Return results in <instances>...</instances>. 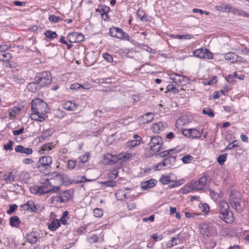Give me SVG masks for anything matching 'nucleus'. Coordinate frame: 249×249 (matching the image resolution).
Segmentation results:
<instances>
[{"instance_id": "1", "label": "nucleus", "mask_w": 249, "mask_h": 249, "mask_svg": "<svg viewBox=\"0 0 249 249\" xmlns=\"http://www.w3.org/2000/svg\"><path fill=\"white\" fill-rule=\"evenodd\" d=\"M219 218L227 224H231L234 222L232 213L229 210L228 203L225 200L221 201L219 205Z\"/></svg>"}, {"instance_id": "2", "label": "nucleus", "mask_w": 249, "mask_h": 249, "mask_svg": "<svg viewBox=\"0 0 249 249\" xmlns=\"http://www.w3.org/2000/svg\"><path fill=\"white\" fill-rule=\"evenodd\" d=\"M207 177L204 175L198 180H193L189 185H185L182 189L183 193H186L194 190L203 189L206 185Z\"/></svg>"}, {"instance_id": "3", "label": "nucleus", "mask_w": 249, "mask_h": 249, "mask_svg": "<svg viewBox=\"0 0 249 249\" xmlns=\"http://www.w3.org/2000/svg\"><path fill=\"white\" fill-rule=\"evenodd\" d=\"M52 158L50 156H44L41 157L36 163V167L42 173L49 172L51 169Z\"/></svg>"}, {"instance_id": "4", "label": "nucleus", "mask_w": 249, "mask_h": 249, "mask_svg": "<svg viewBox=\"0 0 249 249\" xmlns=\"http://www.w3.org/2000/svg\"><path fill=\"white\" fill-rule=\"evenodd\" d=\"M32 110L38 114H45L48 107L47 104L43 100L37 98L32 102Z\"/></svg>"}, {"instance_id": "5", "label": "nucleus", "mask_w": 249, "mask_h": 249, "mask_svg": "<svg viewBox=\"0 0 249 249\" xmlns=\"http://www.w3.org/2000/svg\"><path fill=\"white\" fill-rule=\"evenodd\" d=\"M20 208L21 211L39 213L43 211L44 207L42 204H35L32 200H29L26 203L20 205Z\"/></svg>"}, {"instance_id": "6", "label": "nucleus", "mask_w": 249, "mask_h": 249, "mask_svg": "<svg viewBox=\"0 0 249 249\" xmlns=\"http://www.w3.org/2000/svg\"><path fill=\"white\" fill-rule=\"evenodd\" d=\"M150 141L149 143V148L152 152V154H155L159 152L163 144V140L161 137L159 136H155L150 137Z\"/></svg>"}, {"instance_id": "7", "label": "nucleus", "mask_w": 249, "mask_h": 249, "mask_svg": "<svg viewBox=\"0 0 249 249\" xmlns=\"http://www.w3.org/2000/svg\"><path fill=\"white\" fill-rule=\"evenodd\" d=\"M40 88L49 84L52 81V76L50 72L45 71L39 73L35 77Z\"/></svg>"}, {"instance_id": "8", "label": "nucleus", "mask_w": 249, "mask_h": 249, "mask_svg": "<svg viewBox=\"0 0 249 249\" xmlns=\"http://www.w3.org/2000/svg\"><path fill=\"white\" fill-rule=\"evenodd\" d=\"M176 161V157L175 156H168L165 158L163 161L159 163L156 166L155 168L157 170H160L162 169L163 166L168 168L174 165Z\"/></svg>"}, {"instance_id": "9", "label": "nucleus", "mask_w": 249, "mask_h": 249, "mask_svg": "<svg viewBox=\"0 0 249 249\" xmlns=\"http://www.w3.org/2000/svg\"><path fill=\"white\" fill-rule=\"evenodd\" d=\"M42 51L45 56L53 57L57 53L58 49L54 44H51L44 46Z\"/></svg>"}, {"instance_id": "10", "label": "nucleus", "mask_w": 249, "mask_h": 249, "mask_svg": "<svg viewBox=\"0 0 249 249\" xmlns=\"http://www.w3.org/2000/svg\"><path fill=\"white\" fill-rule=\"evenodd\" d=\"M231 207L237 212H241L243 210L242 201L239 196L233 195L230 199Z\"/></svg>"}, {"instance_id": "11", "label": "nucleus", "mask_w": 249, "mask_h": 249, "mask_svg": "<svg viewBox=\"0 0 249 249\" xmlns=\"http://www.w3.org/2000/svg\"><path fill=\"white\" fill-rule=\"evenodd\" d=\"M226 60L229 61L231 63L235 62L245 63L244 59L234 53H228L225 55Z\"/></svg>"}, {"instance_id": "12", "label": "nucleus", "mask_w": 249, "mask_h": 249, "mask_svg": "<svg viewBox=\"0 0 249 249\" xmlns=\"http://www.w3.org/2000/svg\"><path fill=\"white\" fill-rule=\"evenodd\" d=\"M182 132L185 136L191 138H198L201 136L200 132L196 128L183 129Z\"/></svg>"}, {"instance_id": "13", "label": "nucleus", "mask_w": 249, "mask_h": 249, "mask_svg": "<svg viewBox=\"0 0 249 249\" xmlns=\"http://www.w3.org/2000/svg\"><path fill=\"white\" fill-rule=\"evenodd\" d=\"M71 198V191L70 190H65L61 193L58 196L54 197V200L60 203L65 202L69 201Z\"/></svg>"}, {"instance_id": "14", "label": "nucleus", "mask_w": 249, "mask_h": 249, "mask_svg": "<svg viewBox=\"0 0 249 249\" xmlns=\"http://www.w3.org/2000/svg\"><path fill=\"white\" fill-rule=\"evenodd\" d=\"M105 163L107 164H113L119 160L118 157L115 155L107 154L104 155Z\"/></svg>"}, {"instance_id": "15", "label": "nucleus", "mask_w": 249, "mask_h": 249, "mask_svg": "<svg viewBox=\"0 0 249 249\" xmlns=\"http://www.w3.org/2000/svg\"><path fill=\"white\" fill-rule=\"evenodd\" d=\"M166 127V124L162 122H159L154 124L152 125L151 129L153 131L156 133H160L161 131L164 130Z\"/></svg>"}, {"instance_id": "16", "label": "nucleus", "mask_w": 249, "mask_h": 249, "mask_svg": "<svg viewBox=\"0 0 249 249\" xmlns=\"http://www.w3.org/2000/svg\"><path fill=\"white\" fill-rule=\"evenodd\" d=\"M174 75L175 76L171 78L174 82L181 85L185 84L187 81L186 77L177 73H175Z\"/></svg>"}, {"instance_id": "17", "label": "nucleus", "mask_w": 249, "mask_h": 249, "mask_svg": "<svg viewBox=\"0 0 249 249\" xmlns=\"http://www.w3.org/2000/svg\"><path fill=\"white\" fill-rule=\"evenodd\" d=\"M45 114H38L34 112L31 114V118L32 120L37 121L40 122H43L47 119L48 116L45 115Z\"/></svg>"}, {"instance_id": "18", "label": "nucleus", "mask_w": 249, "mask_h": 249, "mask_svg": "<svg viewBox=\"0 0 249 249\" xmlns=\"http://www.w3.org/2000/svg\"><path fill=\"white\" fill-rule=\"evenodd\" d=\"M16 152L20 153H25L26 155H31L33 153V150L30 148H25L23 146L18 145L15 148Z\"/></svg>"}, {"instance_id": "19", "label": "nucleus", "mask_w": 249, "mask_h": 249, "mask_svg": "<svg viewBox=\"0 0 249 249\" xmlns=\"http://www.w3.org/2000/svg\"><path fill=\"white\" fill-rule=\"evenodd\" d=\"M157 181L155 179H151L148 181L144 182L141 184V188L142 190H148L155 186Z\"/></svg>"}, {"instance_id": "20", "label": "nucleus", "mask_w": 249, "mask_h": 249, "mask_svg": "<svg viewBox=\"0 0 249 249\" xmlns=\"http://www.w3.org/2000/svg\"><path fill=\"white\" fill-rule=\"evenodd\" d=\"M35 81L34 82L29 83L27 85V89L33 92H35L36 91L39 90L41 89L39 84L37 83V81L36 79V78L34 79Z\"/></svg>"}, {"instance_id": "21", "label": "nucleus", "mask_w": 249, "mask_h": 249, "mask_svg": "<svg viewBox=\"0 0 249 249\" xmlns=\"http://www.w3.org/2000/svg\"><path fill=\"white\" fill-rule=\"evenodd\" d=\"M39 237V234L37 232H33L27 235V239L31 244H35Z\"/></svg>"}, {"instance_id": "22", "label": "nucleus", "mask_w": 249, "mask_h": 249, "mask_svg": "<svg viewBox=\"0 0 249 249\" xmlns=\"http://www.w3.org/2000/svg\"><path fill=\"white\" fill-rule=\"evenodd\" d=\"M117 32L118 33L117 34V36H116V38L120 39L130 41L131 38L130 37L128 36L127 34L124 32L122 29L119 28V30Z\"/></svg>"}, {"instance_id": "23", "label": "nucleus", "mask_w": 249, "mask_h": 249, "mask_svg": "<svg viewBox=\"0 0 249 249\" xmlns=\"http://www.w3.org/2000/svg\"><path fill=\"white\" fill-rule=\"evenodd\" d=\"M10 225L13 227L17 228L19 226L20 221L17 216L11 217L9 219Z\"/></svg>"}, {"instance_id": "24", "label": "nucleus", "mask_w": 249, "mask_h": 249, "mask_svg": "<svg viewBox=\"0 0 249 249\" xmlns=\"http://www.w3.org/2000/svg\"><path fill=\"white\" fill-rule=\"evenodd\" d=\"M115 196L118 200H122L127 198V195L124 190H119L115 193Z\"/></svg>"}, {"instance_id": "25", "label": "nucleus", "mask_w": 249, "mask_h": 249, "mask_svg": "<svg viewBox=\"0 0 249 249\" xmlns=\"http://www.w3.org/2000/svg\"><path fill=\"white\" fill-rule=\"evenodd\" d=\"M60 226V221L56 219H54L52 223L48 225V228L51 231H55Z\"/></svg>"}, {"instance_id": "26", "label": "nucleus", "mask_w": 249, "mask_h": 249, "mask_svg": "<svg viewBox=\"0 0 249 249\" xmlns=\"http://www.w3.org/2000/svg\"><path fill=\"white\" fill-rule=\"evenodd\" d=\"M154 114L151 112H148L142 116L143 123H148L151 122L154 119Z\"/></svg>"}, {"instance_id": "27", "label": "nucleus", "mask_w": 249, "mask_h": 249, "mask_svg": "<svg viewBox=\"0 0 249 249\" xmlns=\"http://www.w3.org/2000/svg\"><path fill=\"white\" fill-rule=\"evenodd\" d=\"M53 147V143L52 142H48L45 143L42 145L39 152L40 154H44L45 151H50L52 150Z\"/></svg>"}, {"instance_id": "28", "label": "nucleus", "mask_w": 249, "mask_h": 249, "mask_svg": "<svg viewBox=\"0 0 249 249\" xmlns=\"http://www.w3.org/2000/svg\"><path fill=\"white\" fill-rule=\"evenodd\" d=\"M21 110V108L14 107L9 110V117L11 118H15L17 114H18Z\"/></svg>"}, {"instance_id": "29", "label": "nucleus", "mask_w": 249, "mask_h": 249, "mask_svg": "<svg viewBox=\"0 0 249 249\" xmlns=\"http://www.w3.org/2000/svg\"><path fill=\"white\" fill-rule=\"evenodd\" d=\"M15 175L12 172H9L3 175V179L6 181L13 182L15 180Z\"/></svg>"}, {"instance_id": "30", "label": "nucleus", "mask_w": 249, "mask_h": 249, "mask_svg": "<svg viewBox=\"0 0 249 249\" xmlns=\"http://www.w3.org/2000/svg\"><path fill=\"white\" fill-rule=\"evenodd\" d=\"M136 16L142 21H147L148 20L147 16L145 15L144 11L142 9H139L137 11Z\"/></svg>"}, {"instance_id": "31", "label": "nucleus", "mask_w": 249, "mask_h": 249, "mask_svg": "<svg viewBox=\"0 0 249 249\" xmlns=\"http://www.w3.org/2000/svg\"><path fill=\"white\" fill-rule=\"evenodd\" d=\"M77 106L74 103H72L71 101L67 102L64 106V108L68 110L74 111L77 108Z\"/></svg>"}, {"instance_id": "32", "label": "nucleus", "mask_w": 249, "mask_h": 249, "mask_svg": "<svg viewBox=\"0 0 249 249\" xmlns=\"http://www.w3.org/2000/svg\"><path fill=\"white\" fill-rule=\"evenodd\" d=\"M30 178L29 174L27 172H22L19 175V178L20 181L24 182H27L28 179Z\"/></svg>"}, {"instance_id": "33", "label": "nucleus", "mask_w": 249, "mask_h": 249, "mask_svg": "<svg viewBox=\"0 0 249 249\" xmlns=\"http://www.w3.org/2000/svg\"><path fill=\"white\" fill-rule=\"evenodd\" d=\"M140 143V140H133L127 142L126 143V146L129 149L138 146Z\"/></svg>"}, {"instance_id": "34", "label": "nucleus", "mask_w": 249, "mask_h": 249, "mask_svg": "<svg viewBox=\"0 0 249 249\" xmlns=\"http://www.w3.org/2000/svg\"><path fill=\"white\" fill-rule=\"evenodd\" d=\"M45 36L46 37L53 39L57 36V35L55 32H53L51 30H47L44 33Z\"/></svg>"}, {"instance_id": "35", "label": "nucleus", "mask_w": 249, "mask_h": 249, "mask_svg": "<svg viewBox=\"0 0 249 249\" xmlns=\"http://www.w3.org/2000/svg\"><path fill=\"white\" fill-rule=\"evenodd\" d=\"M204 49H203L202 48L196 50L193 52L195 56L203 58L205 57V54H204Z\"/></svg>"}, {"instance_id": "36", "label": "nucleus", "mask_w": 249, "mask_h": 249, "mask_svg": "<svg viewBox=\"0 0 249 249\" xmlns=\"http://www.w3.org/2000/svg\"><path fill=\"white\" fill-rule=\"evenodd\" d=\"M11 57V54L8 53H2L0 54V60L1 61H7Z\"/></svg>"}, {"instance_id": "37", "label": "nucleus", "mask_w": 249, "mask_h": 249, "mask_svg": "<svg viewBox=\"0 0 249 249\" xmlns=\"http://www.w3.org/2000/svg\"><path fill=\"white\" fill-rule=\"evenodd\" d=\"M227 154L224 153L219 155L217 159V162L221 165H222L227 160Z\"/></svg>"}, {"instance_id": "38", "label": "nucleus", "mask_w": 249, "mask_h": 249, "mask_svg": "<svg viewBox=\"0 0 249 249\" xmlns=\"http://www.w3.org/2000/svg\"><path fill=\"white\" fill-rule=\"evenodd\" d=\"M50 136V134L49 130L42 132L41 135L39 137V142L46 140Z\"/></svg>"}, {"instance_id": "39", "label": "nucleus", "mask_w": 249, "mask_h": 249, "mask_svg": "<svg viewBox=\"0 0 249 249\" xmlns=\"http://www.w3.org/2000/svg\"><path fill=\"white\" fill-rule=\"evenodd\" d=\"M39 196L44 195L46 194L50 193L49 189H46L44 186H39Z\"/></svg>"}, {"instance_id": "40", "label": "nucleus", "mask_w": 249, "mask_h": 249, "mask_svg": "<svg viewBox=\"0 0 249 249\" xmlns=\"http://www.w3.org/2000/svg\"><path fill=\"white\" fill-rule=\"evenodd\" d=\"M202 114L204 115H208V116L213 117L214 115V113L213 110L209 107L205 108L202 110Z\"/></svg>"}, {"instance_id": "41", "label": "nucleus", "mask_w": 249, "mask_h": 249, "mask_svg": "<svg viewBox=\"0 0 249 249\" xmlns=\"http://www.w3.org/2000/svg\"><path fill=\"white\" fill-rule=\"evenodd\" d=\"M119 30V28L116 27H112L109 30V35L112 37L116 38L117 36V32Z\"/></svg>"}, {"instance_id": "42", "label": "nucleus", "mask_w": 249, "mask_h": 249, "mask_svg": "<svg viewBox=\"0 0 249 249\" xmlns=\"http://www.w3.org/2000/svg\"><path fill=\"white\" fill-rule=\"evenodd\" d=\"M193 159L194 158L192 156L189 155H187L181 158V160L184 163L186 164L190 163L192 160H193Z\"/></svg>"}, {"instance_id": "43", "label": "nucleus", "mask_w": 249, "mask_h": 249, "mask_svg": "<svg viewBox=\"0 0 249 249\" xmlns=\"http://www.w3.org/2000/svg\"><path fill=\"white\" fill-rule=\"evenodd\" d=\"M49 20L51 22L56 23L60 20H62V18L61 17L56 16L54 15H51L49 17Z\"/></svg>"}, {"instance_id": "44", "label": "nucleus", "mask_w": 249, "mask_h": 249, "mask_svg": "<svg viewBox=\"0 0 249 249\" xmlns=\"http://www.w3.org/2000/svg\"><path fill=\"white\" fill-rule=\"evenodd\" d=\"M160 182H161L163 184H167L171 182L170 180V178L169 176H162L160 180Z\"/></svg>"}, {"instance_id": "45", "label": "nucleus", "mask_w": 249, "mask_h": 249, "mask_svg": "<svg viewBox=\"0 0 249 249\" xmlns=\"http://www.w3.org/2000/svg\"><path fill=\"white\" fill-rule=\"evenodd\" d=\"M93 213L94 215L96 217H100L103 214L102 210L99 208L94 209L93 211Z\"/></svg>"}, {"instance_id": "46", "label": "nucleus", "mask_w": 249, "mask_h": 249, "mask_svg": "<svg viewBox=\"0 0 249 249\" xmlns=\"http://www.w3.org/2000/svg\"><path fill=\"white\" fill-rule=\"evenodd\" d=\"M72 36L76 37V42H81L84 40V36L81 34V33H75L72 34Z\"/></svg>"}, {"instance_id": "47", "label": "nucleus", "mask_w": 249, "mask_h": 249, "mask_svg": "<svg viewBox=\"0 0 249 249\" xmlns=\"http://www.w3.org/2000/svg\"><path fill=\"white\" fill-rule=\"evenodd\" d=\"M101 184H103L107 187H113L116 186V181H113V180H110V181L102 182Z\"/></svg>"}, {"instance_id": "48", "label": "nucleus", "mask_w": 249, "mask_h": 249, "mask_svg": "<svg viewBox=\"0 0 249 249\" xmlns=\"http://www.w3.org/2000/svg\"><path fill=\"white\" fill-rule=\"evenodd\" d=\"M216 9L219 11L228 12L230 11L229 5L217 6Z\"/></svg>"}, {"instance_id": "49", "label": "nucleus", "mask_w": 249, "mask_h": 249, "mask_svg": "<svg viewBox=\"0 0 249 249\" xmlns=\"http://www.w3.org/2000/svg\"><path fill=\"white\" fill-rule=\"evenodd\" d=\"M14 144V142L10 140L8 142L4 145L3 148L6 150H12L13 149L12 146Z\"/></svg>"}, {"instance_id": "50", "label": "nucleus", "mask_w": 249, "mask_h": 249, "mask_svg": "<svg viewBox=\"0 0 249 249\" xmlns=\"http://www.w3.org/2000/svg\"><path fill=\"white\" fill-rule=\"evenodd\" d=\"M102 7L103 8L102 9V11H103V14H102V16L103 17L104 15H105L106 18H108V16L107 13L109 11L110 8L108 6L106 5H104Z\"/></svg>"}, {"instance_id": "51", "label": "nucleus", "mask_w": 249, "mask_h": 249, "mask_svg": "<svg viewBox=\"0 0 249 249\" xmlns=\"http://www.w3.org/2000/svg\"><path fill=\"white\" fill-rule=\"evenodd\" d=\"M132 156L131 154L125 153L124 155L121 156L120 157H118L119 160H121L123 161H125L128 160Z\"/></svg>"}, {"instance_id": "52", "label": "nucleus", "mask_w": 249, "mask_h": 249, "mask_svg": "<svg viewBox=\"0 0 249 249\" xmlns=\"http://www.w3.org/2000/svg\"><path fill=\"white\" fill-rule=\"evenodd\" d=\"M186 235L185 232H181L178 233V236L179 237V242L178 243L180 244L186 241Z\"/></svg>"}, {"instance_id": "53", "label": "nucleus", "mask_w": 249, "mask_h": 249, "mask_svg": "<svg viewBox=\"0 0 249 249\" xmlns=\"http://www.w3.org/2000/svg\"><path fill=\"white\" fill-rule=\"evenodd\" d=\"M80 88H82V89H85L83 85H80L77 83H73V84H71V86H70V89H79Z\"/></svg>"}, {"instance_id": "54", "label": "nucleus", "mask_w": 249, "mask_h": 249, "mask_svg": "<svg viewBox=\"0 0 249 249\" xmlns=\"http://www.w3.org/2000/svg\"><path fill=\"white\" fill-rule=\"evenodd\" d=\"M236 51L237 53H241L243 54H247L249 52V50L247 49L246 47L244 46L240 48H238L236 49Z\"/></svg>"}, {"instance_id": "55", "label": "nucleus", "mask_w": 249, "mask_h": 249, "mask_svg": "<svg viewBox=\"0 0 249 249\" xmlns=\"http://www.w3.org/2000/svg\"><path fill=\"white\" fill-rule=\"evenodd\" d=\"M118 174V172L117 170L114 169L112 170L111 173L108 174V177L110 179H115L117 177Z\"/></svg>"}, {"instance_id": "56", "label": "nucleus", "mask_w": 249, "mask_h": 249, "mask_svg": "<svg viewBox=\"0 0 249 249\" xmlns=\"http://www.w3.org/2000/svg\"><path fill=\"white\" fill-rule=\"evenodd\" d=\"M18 208V205L17 204L11 205L9 206V209L7 211V214H11L15 212V211Z\"/></svg>"}, {"instance_id": "57", "label": "nucleus", "mask_w": 249, "mask_h": 249, "mask_svg": "<svg viewBox=\"0 0 249 249\" xmlns=\"http://www.w3.org/2000/svg\"><path fill=\"white\" fill-rule=\"evenodd\" d=\"M89 157V153H86V154L79 157V160L82 163H85L88 160Z\"/></svg>"}, {"instance_id": "58", "label": "nucleus", "mask_w": 249, "mask_h": 249, "mask_svg": "<svg viewBox=\"0 0 249 249\" xmlns=\"http://www.w3.org/2000/svg\"><path fill=\"white\" fill-rule=\"evenodd\" d=\"M204 54H205V57L207 59H211L213 58V54L209 51L208 49H204Z\"/></svg>"}, {"instance_id": "59", "label": "nucleus", "mask_w": 249, "mask_h": 249, "mask_svg": "<svg viewBox=\"0 0 249 249\" xmlns=\"http://www.w3.org/2000/svg\"><path fill=\"white\" fill-rule=\"evenodd\" d=\"M39 186L35 185L30 188L31 192L33 194H35L39 195Z\"/></svg>"}, {"instance_id": "60", "label": "nucleus", "mask_w": 249, "mask_h": 249, "mask_svg": "<svg viewBox=\"0 0 249 249\" xmlns=\"http://www.w3.org/2000/svg\"><path fill=\"white\" fill-rule=\"evenodd\" d=\"M167 91H172L174 93L178 92V89L172 85H169L167 87Z\"/></svg>"}, {"instance_id": "61", "label": "nucleus", "mask_w": 249, "mask_h": 249, "mask_svg": "<svg viewBox=\"0 0 249 249\" xmlns=\"http://www.w3.org/2000/svg\"><path fill=\"white\" fill-rule=\"evenodd\" d=\"M103 57L107 61L109 62H111L113 61V57L112 56L107 53H105L103 54Z\"/></svg>"}, {"instance_id": "62", "label": "nucleus", "mask_w": 249, "mask_h": 249, "mask_svg": "<svg viewBox=\"0 0 249 249\" xmlns=\"http://www.w3.org/2000/svg\"><path fill=\"white\" fill-rule=\"evenodd\" d=\"M238 75H237V72L235 71L233 73V75H229L227 78V80L228 81V82H232V79L234 78H238Z\"/></svg>"}, {"instance_id": "63", "label": "nucleus", "mask_w": 249, "mask_h": 249, "mask_svg": "<svg viewBox=\"0 0 249 249\" xmlns=\"http://www.w3.org/2000/svg\"><path fill=\"white\" fill-rule=\"evenodd\" d=\"M68 167L70 169H73L75 166V162L72 160H70L68 162Z\"/></svg>"}, {"instance_id": "64", "label": "nucleus", "mask_w": 249, "mask_h": 249, "mask_svg": "<svg viewBox=\"0 0 249 249\" xmlns=\"http://www.w3.org/2000/svg\"><path fill=\"white\" fill-rule=\"evenodd\" d=\"M201 209L202 212H205L206 213H208L210 211V208L208 205L206 203L202 204L201 207Z\"/></svg>"}]
</instances>
